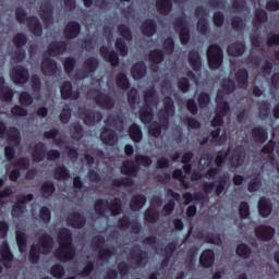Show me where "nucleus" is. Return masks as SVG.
Segmentation results:
<instances>
[{
	"label": "nucleus",
	"instance_id": "10",
	"mask_svg": "<svg viewBox=\"0 0 279 279\" xmlns=\"http://www.w3.org/2000/svg\"><path fill=\"white\" fill-rule=\"evenodd\" d=\"M0 263L5 269H12V263H14V254L10 250L8 241H3L0 245Z\"/></svg>",
	"mask_w": 279,
	"mask_h": 279
},
{
	"label": "nucleus",
	"instance_id": "61",
	"mask_svg": "<svg viewBox=\"0 0 279 279\" xmlns=\"http://www.w3.org/2000/svg\"><path fill=\"white\" fill-rule=\"evenodd\" d=\"M14 99V90L11 87H5L4 89L0 90V100L10 104Z\"/></svg>",
	"mask_w": 279,
	"mask_h": 279
},
{
	"label": "nucleus",
	"instance_id": "13",
	"mask_svg": "<svg viewBox=\"0 0 279 279\" xmlns=\"http://www.w3.org/2000/svg\"><path fill=\"white\" fill-rule=\"evenodd\" d=\"M245 147L243 145L235 146L233 148V154L230 159V165L233 167V169H239L245 165Z\"/></svg>",
	"mask_w": 279,
	"mask_h": 279
},
{
	"label": "nucleus",
	"instance_id": "29",
	"mask_svg": "<svg viewBox=\"0 0 279 279\" xmlns=\"http://www.w3.org/2000/svg\"><path fill=\"white\" fill-rule=\"evenodd\" d=\"M257 208L260 217H269V215H271L274 211V205L271 204V201L265 196L259 198Z\"/></svg>",
	"mask_w": 279,
	"mask_h": 279
},
{
	"label": "nucleus",
	"instance_id": "54",
	"mask_svg": "<svg viewBox=\"0 0 279 279\" xmlns=\"http://www.w3.org/2000/svg\"><path fill=\"white\" fill-rule=\"evenodd\" d=\"M50 275L52 278L60 279L66 275V270L64 269V266H62V264H54L50 268Z\"/></svg>",
	"mask_w": 279,
	"mask_h": 279
},
{
	"label": "nucleus",
	"instance_id": "34",
	"mask_svg": "<svg viewBox=\"0 0 279 279\" xmlns=\"http://www.w3.org/2000/svg\"><path fill=\"white\" fill-rule=\"evenodd\" d=\"M245 43L243 41H235L228 46L227 53L232 56L233 58H241L245 53Z\"/></svg>",
	"mask_w": 279,
	"mask_h": 279
},
{
	"label": "nucleus",
	"instance_id": "30",
	"mask_svg": "<svg viewBox=\"0 0 279 279\" xmlns=\"http://www.w3.org/2000/svg\"><path fill=\"white\" fill-rule=\"evenodd\" d=\"M155 8L161 16H169L173 10V2L171 0H156Z\"/></svg>",
	"mask_w": 279,
	"mask_h": 279
},
{
	"label": "nucleus",
	"instance_id": "38",
	"mask_svg": "<svg viewBox=\"0 0 279 279\" xmlns=\"http://www.w3.org/2000/svg\"><path fill=\"white\" fill-rule=\"evenodd\" d=\"M162 123H158L157 121L151 122L149 128H148V134L150 136H154V138H160V134H162V130H167L166 125L167 123H165V120L161 119Z\"/></svg>",
	"mask_w": 279,
	"mask_h": 279
},
{
	"label": "nucleus",
	"instance_id": "49",
	"mask_svg": "<svg viewBox=\"0 0 279 279\" xmlns=\"http://www.w3.org/2000/svg\"><path fill=\"white\" fill-rule=\"evenodd\" d=\"M235 254H238V256H240V258L247 259L252 256V247H250L245 243H241L236 246Z\"/></svg>",
	"mask_w": 279,
	"mask_h": 279
},
{
	"label": "nucleus",
	"instance_id": "14",
	"mask_svg": "<svg viewBox=\"0 0 279 279\" xmlns=\"http://www.w3.org/2000/svg\"><path fill=\"white\" fill-rule=\"evenodd\" d=\"M80 117L83 119V123L89 128L95 125V123H99V121L104 119V116L100 111L95 112L90 109H84L81 111Z\"/></svg>",
	"mask_w": 279,
	"mask_h": 279
},
{
	"label": "nucleus",
	"instance_id": "12",
	"mask_svg": "<svg viewBox=\"0 0 279 279\" xmlns=\"http://www.w3.org/2000/svg\"><path fill=\"white\" fill-rule=\"evenodd\" d=\"M11 80L14 84H27L29 82V70L23 65H16L11 72Z\"/></svg>",
	"mask_w": 279,
	"mask_h": 279
},
{
	"label": "nucleus",
	"instance_id": "21",
	"mask_svg": "<svg viewBox=\"0 0 279 279\" xmlns=\"http://www.w3.org/2000/svg\"><path fill=\"white\" fill-rule=\"evenodd\" d=\"M100 140L105 145L112 147L119 143V135L114 130L104 126L100 132Z\"/></svg>",
	"mask_w": 279,
	"mask_h": 279
},
{
	"label": "nucleus",
	"instance_id": "18",
	"mask_svg": "<svg viewBox=\"0 0 279 279\" xmlns=\"http://www.w3.org/2000/svg\"><path fill=\"white\" fill-rule=\"evenodd\" d=\"M66 223L70 226V228L82 230V228L86 226V217L80 211H73L68 216Z\"/></svg>",
	"mask_w": 279,
	"mask_h": 279
},
{
	"label": "nucleus",
	"instance_id": "48",
	"mask_svg": "<svg viewBox=\"0 0 279 279\" xmlns=\"http://www.w3.org/2000/svg\"><path fill=\"white\" fill-rule=\"evenodd\" d=\"M148 58L153 64H162L165 62V52L161 49H154L149 52Z\"/></svg>",
	"mask_w": 279,
	"mask_h": 279
},
{
	"label": "nucleus",
	"instance_id": "40",
	"mask_svg": "<svg viewBox=\"0 0 279 279\" xmlns=\"http://www.w3.org/2000/svg\"><path fill=\"white\" fill-rule=\"evenodd\" d=\"M53 178L58 180V182H64V180L71 178V171L68 170L66 166L60 165L54 169Z\"/></svg>",
	"mask_w": 279,
	"mask_h": 279
},
{
	"label": "nucleus",
	"instance_id": "25",
	"mask_svg": "<svg viewBox=\"0 0 279 279\" xmlns=\"http://www.w3.org/2000/svg\"><path fill=\"white\" fill-rule=\"evenodd\" d=\"M141 32L146 38H151L158 32V24L154 19L145 20L141 25Z\"/></svg>",
	"mask_w": 279,
	"mask_h": 279
},
{
	"label": "nucleus",
	"instance_id": "16",
	"mask_svg": "<svg viewBox=\"0 0 279 279\" xmlns=\"http://www.w3.org/2000/svg\"><path fill=\"white\" fill-rule=\"evenodd\" d=\"M41 73L46 75V77H52L58 73V62L50 57H45L41 60Z\"/></svg>",
	"mask_w": 279,
	"mask_h": 279
},
{
	"label": "nucleus",
	"instance_id": "27",
	"mask_svg": "<svg viewBox=\"0 0 279 279\" xmlns=\"http://www.w3.org/2000/svg\"><path fill=\"white\" fill-rule=\"evenodd\" d=\"M187 60L192 71L195 73H199V71H202V56H199L197 50H190Z\"/></svg>",
	"mask_w": 279,
	"mask_h": 279
},
{
	"label": "nucleus",
	"instance_id": "37",
	"mask_svg": "<svg viewBox=\"0 0 279 279\" xmlns=\"http://www.w3.org/2000/svg\"><path fill=\"white\" fill-rule=\"evenodd\" d=\"M146 203L147 197L144 194H136L131 198L129 206L131 210L136 213L141 210V208H143V206H145Z\"/></svg>",
	"mask_w": 279,
	"mask_h": 279
},
{
	"label": "nucleus",
	"instance_id": "36",
	"mask_svg": "<svg viewBox=\"0 0 279 279\" xmlns=\"http://www.w3.org/2000/svg\"><path fill=\"white\" fill-rule=\"evenodd\" d=\"M250 73L247 72V70L245 69H240L236 73H235V81L238 84L239 88H244L246 89L247 86H250Z\"/></svg>",
	"mask_w": 279,
	"mask_h": 279
},
{
	"label": "nucleus",
	"instance_id": "20",
	"mask_svg": "<svg viewBox=\"0 0 279 279\" xmlns=\"http://www.w3.org/2000/svg\"><path fill=\"white\" fill-rule=\"evenodd\" d=\"M80 32H82V25L80 24V22L70 21L63 29V35L66 40H74V38H77V36H80Z\"/></svg>",
	"mask_w": 279,
	"mask_h": 279
},
{
	"label": "nucleus",
	"instance_id": "46",
	"mask_svg": "<svg viewBox=\"0 0 279 279\" xmlns=\"http://www.w3.org/2000/svg\"><path fill=\"white\" fill-rule=\"evenodd\" d=\"M116 85L121 90L130 89L131 84L130 80L128 78V75L123 72L118 73V75L116 76Z\"/></svg>",
	"mask_w": 279,
	"mask_h": 279
},
{
	"label": "nucleus",
	"instance_id": "8",
	"mask_svg": "<svg viewBox=\"0 0 279 279\" xmlns=\"http://www.w3.org/2000/svg\"><path fill=\"white\" fill-rule=\"evenodd\" d=\"M119 230H131L132 234H141L143 226L137 220H131L130 216H123L118 220Z\"/></svg>",
	"mask_w": 279,
	"mask_h": 279
},
{
	"label": "nucleus",
	"instance_id": "60",
	"mask_svg": "<svg viewBox=\"0 0 279 279\" xmlns=\"http://www.w3.org/2000/svg\"><path fill=\"white\" fill-rule=\"evenodd\" d=\"M15 19L21 25H25V23H26L27 19H29V16H27V11H25V9H23V7H17L15 9Z\"/></svg>",
	"mask_w": 279,
	"mask_h": 279
},
{
	"label": "nucleus",
	"instance_id": "35",
	"mask_svg": "<svg viewBox=\"0 0 279 279\" xmlns=\"http://www.w3.org/2000/svg\"><path fill=\"white\" fill-rule=\"evenodd\" d=\"M140 120L147 125V123H150L154 121V107L151 105H144L140 109Z\"/></svg>",
	"mask_w": 279,
	"mask_h": 279
},
{
	"label": "nucleus",
	"instance_id": "3",
	"mask_svg": "<svg viewBox=\"0 0 279 279\" xmlns=\"http://www.w3.org/2000/svg\"><path fill=\"white\" fill-rule=\"evenodd\" d=\"M141 171V166L136 163V161L132 159H126L122 162V166L120 168V173L122 177L120 179H113L111 184L116 189H121V186H133L134 185V179L132 178H138V172Z\"/></svg>",
	"mask_w": 279,
	"mask_h": 279
},
{
	"label": "nucleus",
	"instance_id": "41",
	"mask_svg": "<svg viewBox=\"0 0 279 279\" xmlns=\"http://www.w3.org/2000/svg\"><path fill=\"white\" fill-rule=\"evenodd\" d=\"M83 69L85 73H95L99 69V59L95 57H88L83 62Z\"/></svg>",
	"mask_w": 279,
	"mask_h": 279
},
{
	"label": "nucleus",
	"instance_id": "59",
	"mask_svg": "<svg viewBox=\"0 0 279 279\" xmlns=\"http://www.w3.org/2000/svg\"><path fill=\"white\" fill-rule=\"evenodd\" d=\"M160 218V215L158 214V210L154 209H147L144 213V219L147 221V223H156L158 219Z\"/></svg>",
	"mask_w": 279,
	"mask_h": 279
},
{
	"label": "nucleus",
	"instance_id": "47",
	"mask_svg": "<svg viewBox=\"0 0 279 279\" xmlns=\"http://www.w3.org/2000/svg\"><path fill=\"white\" fill-rule=\"evenodd\" d=\"M16 244L21 254L27 250V234L25 232L17 231L15 234Z\"/></svg>",
	"mask_w": 279,
	"mask_h": 279
},
{
	"label": "nucleus",
	"instance_id": "64",
	"mask_svg": "<svg viewBox=\"0 0 279 279\" xmlns=\"http://www.w3.org/2000/svg\"><path fill=\"white\" fill-rule=\"evenodd\" d=\"M104 245H106V238H104V235H95L92 239V247H93V250L100 251L101 248H104Z\"/></svg>",
	"mask_w": 279,
	"mask_h": 279
},
{
	"label": "nucleus",
	"instance_id": "6",
	"mask_svg": "<svg viewBox=\"0 0 279 279\" xmlns=\"http://www.w3.org/2000/svg\"><path fill=\"white\" fill-rule=\"evenodd\" d=\"M207 62L213 71H217L223 64V50L220 45L211 44L208 46Z\"/></svg>",
	"mask_w": 279,
	"mask_h": 279
},
{
	"label": "nucleus",
	"instance_id": "11",
	"mask_svg": "<svg viewBox=\"0 0 279 279\" xmlns=\"http://www.w3.org/2000/svg\"><path fill=\"white\" fill-rule=\"evenodd\" d=\"M39 16L44 25H53V4H51V1L46 0L40 4Z\"/></svg>",
	"mask_w": 279,
	"mask_h": 279
},
{
	"label": "nucleus",
	"instance_id": "19",
	"mask_svg": "<svg viewBox=\"0 0 279 279\" xmlns=\"http://www.w3.org/2000/svg\"><path fill=\"white\" fill-rule=\"evenodd\" d=\"M60 93L62 99H72V101L80 99V90H73V84H71V81H64L61 84Z\"/></svg>",
	"mask_w": 279,
	"mask_h": 279
},
{
	"label": "nucleus",
	"instance_id": "4",
	"mask_svg": "<svg viewBox=\"0 0 279 279\" xmlns=\"http://www.w3.org/2000/svg\"><path fill=\"white\" fill-rule=\"evenodd\" d=\"M38 244H32L29 253H28V260L33 265L40 263V247L41 254H51V250H53V238L49 233H44L38 239Z\"/></svg>",
	"mask_w": 279,
	"mask_h": 279
},
{
	"label": "nucleus",
	"instance_id": "42",
	"mask_svg": "<svg viewBox=\"0 0 279 279\" xmlns=\"http://www.w3.org/2000/svg\"><path fill=\"white\" fill-rule=\"evenodd\" d=\"M129 136L134 143H141V141H143V131L137 123H133L130 125Z\"/></svg>",
	"mask_w": 279,
	"mask_h": 279
},
{
	"label": "nucleus",
	"instance_id": "23",
	"mask_svg": "<svg viewBox=\"0 0 279 279\" xmlns=\"http://www.w3.org/2000/svg\"><path fill=\"white\" fill-rule=\"evenodd\" d=\"M69 47V44L66 41H51L47 47V53L48 56H52V58H56V56H62V53L66 52V49Z\"/></svg>",
	"mask_w": 279,
	"mask_h": 279
},
{
	"label": "nucleus",
	"instance_id": "43",
	"mask_svg": "<svg viewBox=\"0 0 279 279\" xmlns=\"http://www.w3.org/2000/svg\"><path fill=\"white\" fill-rule=\"evenodd\" d=\"M41 195L44 199H49V197L53 196V193H56V183L53 181H46L41 185Z\"/></svg>",
	"mask_w": 279,
	"mask_h": 279
},
{
	"label": "nucleus",
	"instance_id": "51",
	"mask_svg": "<svg viewBox=\"0 0 279 279\" xmlns=\"http://www.w3.org/2000/svg\"><path fill=\"white\" fill-rule=\"evenodd\" d=\"M13 45L15 49H21L27 45V35L17 33L13 36Z\"/></svg>",
	"mask_w": 279,
	"mask_h": 279
},
{
	"label": "nucleus",
	"instance_id": "5",
	"mask_svg": "<svg viewBox=\"0 0 279 279\" xmlns=\"http://www.w3.org/2000/svg\"><path fill=\"white\" fill-rule=\"evenodd\" d=\"M94 210L96 215L104 217L106 213L111 211L112 217H117L121 215L123 210V204L121 203V198L116 197L110 202L108 199L98 198L94 203Z\"/></svg>",
	"mask_w": 279,
	"mask_h": 279
},
{
	"label": "nucleus",
	"instance_id": "15",
	"mask_svg": "<svg viewBox=\"0 0 279 279\" xmlns=\"http://www.w3.org/2000/svg\"><path fill=\"white\" fill-rule=\"evenodd\" d=\"M130 256L135 260L137 267H145L149 258V254L146 251L141 250L140 245H135L131 248Z\"/></svg>",
	"mask_w": 279,
	"mask_h": 279
},
{
	"label": "nucleus",
	"instance_id": "45",
	"mask_svg": "<svg viewBox=\"0 0 279 279\" xmlns=\"http://www.w3.org/2000/svg\"><path fill=\"white\" fill-rule=\"evenodd\" d=\"M70 134L74 141H82L84 138V126L78 122L73 123L70 126Z\"/></svg>",
	"mask_w": 279,
	"mask_h": 279
},
{
	"label": "nucleus",
	"instance_id": "22",
	"mask_svg": "<svg viewBox=\"0 0 279 279\" xmlns=\"http://www.w3.org/2000/svg\"><path fill=\"white\" fill-rule=\"evenodd\" d=\"M276 234V229L270 226L262 225L255 228V236L259 241H271Z\"/></svg>",
	"mask_w": 279,
	"mask_h": 279
},
{
	"label": "nucleus",
	"instance_id": "32",
	"mask_svg": "<svg viewBox=\"0 0 279 279\" xmlns=\"http://www.w3.org/2000/svg\"><path fill=\"white\" fill-rule=\"evenodd\" d=\"M131 75L133 80H143L147 75V65L144 61H138L131 68Z\"/></svg>",
	"mask_w": 279,
	"mask_h": 279
},
{
	"label": "nucleus",
	"instance_id": "63",
	"mask_svg": "<svg viewBox=\"0 0 279 279\" xmlns=\"http://www.w3.org/2000/svg\"><path fill=\"white\" fill-rule=\"evenodd\" d=\"M179 40L181 45H186L191 41V31L189 29V27H182L179 31Z\"/></svg>",
	"mask_w": 279,
	"mask_h": 279
},
{
	"label": "nucleus",
	"instance_id": "26",
	"mask_svg": "<svg viewBox=\"0 0 279 279\" xmlns=\"http://www.w3.org/2000/svg\"><path fill=\"white\" fill-rule=\"evenodd\" d=\"M105 123L114 128L117 132H123L125 130V122H123V117L119 113L108 116Z\"/></svg>",
	"mask_w": 279,
	"mask_h": 279
},
{
	"label": "nucleus",
	"instance_id": "50",
	"mask_svg": "<svg viewBox=\"0 0 279 279\" xmlns=\"http://www.w3.org/2000/svg\"><path fill=\"white\" fill-rule=\"evenodd\" d=\"M118 34L128 43H132L133 36H132V29L130 28V26L125 24L118 25Z\"/></svg>",
	"mask_w": 279,
	"mask_h": 279
},
{
	"label": "nucleus",
	"instance_id": "58",
	"mask_svg": "<svg viewBox=\"0 0 279 279\" xmlns=\"http://www.w3.org/2000/svg\"><path fill=\"white\" fill-rule=\"evenodd\" d=\"M230 154V149L226 150H219L216 158H215V165L218 169L220 167H223L226 163V160H228V155Z\"/></svg>",
	"mask_w": 279,
	"mask_h": 279
},
{
	"label": "nucleus",
	"instance_id": "55",
	"mask_svg": "<svg viewBox=\"0 0 279 279\" xmlns=\"http://www.w3.org/2000/svg\"><path fill=\"white\" fill-rule=\"evenodd\" d=\"M260 186H263V180L260 179V175L254 177L248 183V193H256L260 191Z\"/></svg>",
	"mask_w": 279,
	"mask_h": 279
},
{
	"label": "nucleus",
	"instance_id": "7",
	"mask_svg": "<svg viewBox=\"0 0 279 279\" xmlns=\"http://www.w3.org/2000/svg\"><path fill=\"white\" fill-rule=\"evenodd\" d=\"M175 114V104L173 102V98L171 96H166L163 98V110L159 112V121L166 123V128H169V117H173Z\"/></svg>",
	"mask_w": 279,
	"mask_h": 279
},
{
	"label": "nucleus",
	"instance_id": "39",
	"mask_svg": "<svg viewBox=\"0 0 279 279\" xmlns=\"http://www.w3.org/2000/svg\"><path fill=\"white\" fill-rule=\"evenodd\" d=\"M216 101H217L216 113L220 114L222 117H227L228 112H230V104L228 101L223 100V96H221L219 94L216 97Z\"/></svg>",
	"mask_w": 279,
	"mask_h": 279
},
{
	"label": "nucleus",
	"instance_id": "9",
	"mask_svg": "<svg viewBox=\"0 0 279 279\" xmlns=\"http://www.w3.org/2000/svg\"><path fill=\"white\" fill-rule=\"evenodd\" d=\"M94 93H96L94 100L98 108L102 110H112L114 108V99L110 95L104 94L99 89H95Z\"/></svg>",
	"mask_w": 279,
	"mask_h": 279
},
{
	"label": "nucleus",
	"instance_id": "57",
	"mask_svg": "<svg viewBox=\"0 0 279 279\" xmlns=\"http://www.w3.org/2000/svg\"><path fill=\"white\" fill-rule=\"evenodd\" d=\"M162 49L167 56H171L175 51V41L171 37H167L162 43Z\"/></svg>",
	"mask_w": 279,
	"mask_h": 279
},
{
	"label": "nucleus",
	"instance_id": "62",
	"mask_svg": "<svg viewBox=\"0 0 279 279\" xmlns=\"http://www.w3.org/2000/svg\"><path fill=\"white\" fill-rule=\"evenodd\" d=\"M197 101L201 110H204V108H208V104H210V94L202 92L198 95Z\"/></svg>",
	"mask_w": 279,
	"mask_h": 279
},
{
	"label": "nucleus",
	"instance_id": "33",
	"mask_svg": "<svg viewBox=\"0 0 279 279\" xmlns=\"http://www.w3.org/2000/svg\"><path fill=\"white\" fill-rule=\"evenodd\" d=\"M251 134L253 136V140L255 143H267L269 138V133L267 132V129L263 126H255L251 130Z\"/></svg>",
	"mask_w": 279,
	"mask_h": 279
},
{
	"label": "nucleus",
	"instance_id": "28",
	"mask_svg": "<svg viewBox=\"0 0 279 279\" xmlns=\"http://www.w3.org/2000/svg\"><path fill=\"white\" fill-rule=\"evenodd\" d=\"M47 156V145L45 142H38L35 144L32 153V158L34 162H43Z\"/></svg>",
	"mask_w": 279,
	"mask_h": 279
},
{
	"label": "nucleus",
	"instance_id": "31",
	"mask_svg": "<svg viewBox=\"0 0 279 279\" xmlns=\"http://www.w3.org/2000/svg\"><path fill=\"white\" fill-rule=\"evenodd\" d=\"M199 264L205 269L213 267V265H215V251L210 248L203 251L199 257Z\"/></svg>",
	"mask_w": 279,
	"mask_h": 279
},
{
	"label": "nucleus",
	"instance_id": "1",
	"mask_svg": "<svg viewBox=\"0 0 279 279\" xmlns=\"http://www.w3.org/2000/svg\"><path fill=\"white\" fill-rule=\"evenodd\" d=\"M57 241L59 248L54 252V257L60 263H69L75 258V246L73 245V233L69 228L59 229Z\"/></svg>",
	"mask_w": 279,
	"mask_h": 279
},
{
	"label": "nucleus",
	"instance_id": "2",
	"mask_svg": "<svg viewBox=\"0 0 279 279\" xmlns=\"http://www.w3.org/2000/svg\"><path fill=\"white\" fill-rule=\"evenodd\" d=\"M0 138H7L9 146L4 147V156L8 162H12L14 160V156H16V148L21 145V131L16 126H8L5 122L0 121ZM13 144V146H11Z\"/></svg>",
	"mask_w": 279,
	"mask_h": 279
},
{
	"label": "nucleus",
	"instance_id": "24",
	"mask_svg": "<svg viewBox=\"0 0 279 279\" xmlns=\"http://www.w3.org/2000/svg\"><path fill=\"white\" fill-rule=\"evenodd\" d=\"M27 28L29 29L33 36L40 38L43 36V24L36 15H29L26 21Z\"/></svg>",
	"mask_w": 279,
	"mask_h": 279
},
{
	"label": "nucleus",
	"instance_id": "53",
	"mask_svg": "<svg viewBox=\"0 0 279 279\" xmlns=\"http://www.w3.org/2000/svg\"><path fill=\"white\" fill-rule=\"evenodd\" d=\"M258 106L260 119H267L271 114V105L268 100H262Z\"/></svg>",
	"mask_w": 279,
	"mask_h": 279
},
{
	"label": "nucleus",
	"instance_id": "52",
	"mask_svg": "<svg viewBox=\"0 0 279 279\" xmlns=\"http://www.w3.org/2000/svg\"><path fill=\"white\" fill-rule=\"evenodd\" d=\"M114 47L117 51H119V54L122 56V58H125L128 56L130 49L128 48V44L123 38H117Z\"/></svg>",
	"mask_w": 279,
	"mask_h": 279
},
{
	"label": "nucleus",
	"instance_id": "17",
	"mask_svg": "<svg viewBox=\"0 0 279 279\" xmlns=\"http://www.w3.org/2000/svg\"><path fill=\"white\" fill-rule=\"evenodd\" d=\"M99 53L106 62L111 63V66H113L114 69L119 66L121 59H119V53H117V51L114 50L110 51V49L107 46H101L99 48Z\"/></svg>",
	"mask_w": 279,
	"mask_h": 279
},
{
	"label": "nucleus",
	"instance_id": "44",
	"mask_svg": "<svg viewBox=\"0 0 279 279\" xmlns=\"http://www.w3.org/2000/svg\"><path fill=\"white\" fill-rule=\"evenodd\" d=\"M269 20V15L265 9H256L255 10V17L253 20L254 27H258V25H263V23H267Z\"/></svg>",
	"mask_w": 279,
	"mask_h": 279
},
{
	"label": "nucleus",
	"instance_id": "56",
	"mask_svg": "<svg viewBox=\"0 0 279 279\" xmlns=\"http://www.w3.org/2000/svg\"><path fill=\"white\" fill-rule=\"evenodd\" d=\"M77 64V61L74 57H66L63 63V69L68 75H71L73 71H75V65Z\"/></svg>",
	"mask_w": 279,
	"mask_h": 279
}]
</instances>
